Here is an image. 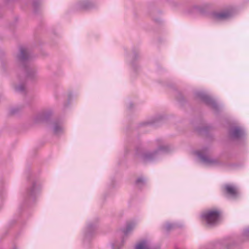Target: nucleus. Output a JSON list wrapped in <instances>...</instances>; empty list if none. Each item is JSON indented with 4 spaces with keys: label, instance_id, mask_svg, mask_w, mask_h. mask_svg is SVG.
I'll use <instances>...</instances> for the list:
<instances>
[{
    "label": "nucleus",
    "instance_id": "obj_7",
    "mask_svg": "<svg viewBox=\"0 0 249 249\" xmlns=\"http://www.w3.org/2000/svg\"><path fill=\"white\" fill-rule=\"evenodd\" d=\"M136 249H149L147 244L145 242H142L138 244Z\"/></svg>",
    "mask_w": 249,
    "mask_h": 249
},
{
    "label": "nucleus",
    "instance_id": "obj_4",
    "mask_svg": "<svg viewBox=\"0 0 249 249\" xmlns=\"http://www.w3.org/2000/svg\"><path fill=\"white\" fill-rule=\"evenodd\" d=\"M245 134V130L241 127H235L231 132L230 135L232 138L237 139L242 137Z\"/></svg>",
    "mask_w": 249,
    "mask_h": 249
},
{
    "label": "nucleus",
    "instance_id": "obj_5",
    "mask_svg": "<svg viewBox=\"0 0 249 249\" xmlns=\"http://www.w3.org/2000/svg\"><path fill=\"white\" fill-rule=\"evenodd\" d=\"M229 17H213V20L216 23H222L225 21Z\"/></svg>",
    "mask_w": 249,
    "mask_h": 249
},
{
    "label": "nucleus",
    "instance_id": "obj_10",
    "mask_svg": "<svg viewBox=\"0 0 249 249\" xmlns=\"http://www.w3.org/2000/svg\"><path fill=\"white\" fill-rule=\"evenodd\" d=\"M203 136L204 135V128L203 127Z\"/></svg>",
    "mask_w": 249,
    "mask_h": 249
},
{
    "label": "nucleus",
    "instance_id": "obj_6",
    "mask_svg": "<svg viewBox=\"0 0 249 249\" xmlns=\"http://www.w3.org/2000/svg\"><path fill=\"white\" fill-rule=\"evenodd\" d=\"M203 166L204 164H208L213 162V160L208 155L204 153L203 151Z\"/></svg>",
    "mask_w": 249,
    "mask_h": 249
},
{
    "label": "nucleus",
    "instance_id": "obj_9",
    "mask_svg": "<svg viewBox=\"0 0 249 249\" xmlns=\"http://www.w3.org/2000/svg\"><path fill=\"white\" fill-rule=\"evenodd\" d=\"M129 230V229L128 227H127V229H126V231L127 232V231H128Z\"/></svg>",
    "mask_w": 249,
    "mask_h": 249
},
{
    "label": "nucleus",
    "instance_id": "obj_2",
    "mask_svg": "<svg viewBox=\"0 0 249 249\" xmlns=\"http://www.w3.org/2000/svg\"><path fill=\"white\" fill-rule=\"evenodd\" d=\"M226 192L231 198H236L239 194V191L237 187L233 184H227L225 186Z\"/></svg>",
    "mask_w": 249,
    "mask_h": 249
},
{
    "label": "nucleus",
    "instance_id": "obj_8",
    "mask_svg": "<svg viewBox=\"0 0 249 249\" xmlns=\"http://www.w3.org/2000/svg\"><path fill=\"white\" fill-rule=\"evenodd\" d=\"M26 53V51L25 50H21V57H24V53Z\"/></svg>",
    "mask_w": 249,
    "mask_h": 249
},
{
    "label": "nucleus",
    "instance_id": "obj_1",
    "mask_svg": "<svg viewBox=\"0 0 249 249\" xmlns=\"http://www.w3.org/2000/svg\"><path fill=\"white\" fill-rule=\"evenodd\" d=\"M220 212L217 210H211L203 213V218L211 225L216 224L220 219Z\"/></svg>",
    "mask_w": 249,
    "mask_h": 249
},
{
    "label": "nucleus",
    "instance_id": "obj_3",
    "mask_svg": "<svg viewBox=\"0 0 249 249\" xmlns=\"http://www.w3.org/2000/svg\"><path fill=\"white\" fill-rule=\"evenodd\" d=\"M203 106L204 105L210 106L212 108L215 109L217 107V104L215 100L212 97L206 94L203 93Z\"/></svg>",
    "mask_w": 249,
    "mask_h": 249
}]
</instances>
